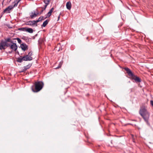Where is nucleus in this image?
I'll return each mask as SVG.
<instances>
[{"mask_svg":"<svg viewBox=\"0 0 153 153\" xmlns=\"http://www.w3.org/2000/svg\"><path fill=\"white\" fill-rule=\"evenodd\" d=\"M139 113L147 124L148 126H150V124L149 122L150 113L148 112L145 106H143L140 107Z\"/></svg>","mask_w":153,"mask_h":153,"instance_id":"obj_1","label":"nucleus"},{"mask_svg":"<svg viewBox=\"0 0 153 153\" xmlns=\"http://www.w3.org/2000/svg\"><path fill=\"white\" fill-rule=\"evenodd\" d=\"M44 83L42 81L36 82L32 86L31 88L34 92H38L40 91L43 88Z\"/></svg>","mask_w":153,"mask_h":153,"instance_id":"obj_2","label":"nucleus"},{"mask_svg":"<svg viewBox=\"0 0 153 153\" xmlns=\"http://www.w3.org/2000/svg\"><path fill=\"white\" fill-rule=\"evenodd\" d=\"M124 69L126 71L128 75L132 79L134 80L136 82H140L141 79L139 77L134 75L131 70L128 68H124Z\"/></svg>","mask_w":153,"mask_h":153,"instance_id":"obj_3","label":"nucleus"},{"mask_svg":"<svg viewBox=\"0 0 153 153\" xmlns=\"http://www.w3.org/2000/svg\"><path fill=\"white\" fill-rule=\"evenodd\" d=\"M10 41V38H8L6 39H5L4 40L2 39L1 40L0 43V50H2L5 49V47H8V42Z\"/></svg>","mask_w":153,"mask_h":153,"instance_id":"obj_4","label":"nucleus"},{"mask_svg":"<svg viewBox=\"0 0 153 153\" xmlns=\"http://www.w3.org/2000/svg\"><path fill=\"white\" fill-rule=\"evenodd\" d=\"M10 42H9L11 43V44L8 43V47H9L10 48L15 51H16L18 48V46L16 43H14L13 41L10 39Z\"/></svg>","mask_w":153,"mask_h":153,"instance_id":"obj_5","label":"nucleus"},{"mask_svg":"<svg viewBox=\"0 0 153 153\" xmlns=\"http://www.w3.org/2000/svg\"><path fill=\"white\" fill-rule=\"evenodd\" d=\"M13 7H12V5H10L6 8L3 11V13H10V10L13 9Z\"/></svg>","mask_w":153,"mask_h":153,"instance_id":"obj_6","label":"nucleus"},{"mask_svg":"<svg viewBox=\"0 0 153 153\" xmlns=\"http://www.w3.org/2000/svg\"><path fill=\"white\" fill-rule=\"evenodd\" d=\"M20 47L22 50L24 51H25L28 48V46L25 43L21 44Z\"/></svg>","mask_w":153,"mask_h":153,"instance_id":"obj_7","label":"nucleus"},{"mask_svg":"<svg viewBox=\"0 0 153 153\" xmlns=\"http://www.w3.org/2000/svg\"><path fill=\"white\" fill-rule=\"evenodd\" d=\"M54 8L53 7H52L50 10L49 11V12L45 15L46 17L45 19L49 17L51 15L52 13Z\"/></svg>","mask_w":153,"mask_h":153,"instance_id":"obj_8","label":"nucleus"},{"mask_svg":"<svg viewBox=\"0 0 153 153\" xmlns=\"http://www.w3.org/2000/svg\"><path fill=\"white\" fill-rule=\"evenodd\" d=\"M35 20L30 21L26 22L25 25H30V26H36V23Z\"/></svg>","mask_w":153,"mask_h":153,"instance_id":"obj_9","label":"nucleus"},{"mask_svg":"<svg viewBox=\"0 0 153 153\" xmlns=\"http://www.w3.org/2000/svg\"><path fill=\"white\" fill-rule=\"evenodd\" d=\"M32 59V57L31 56H29L28 55H26L23 56V61H30Z\"/></svg>","mask_w":153,"mask_h":153,"instance_id":"obj_10","label":"nucleus"},{"mask_svg":"<svg viewBox=\"0 0 153 153\" xmlns=\"http://www.w3.org/2000/svg\"><path fill=\"white\" fill-rule=\"evenodd\" d=\"M71 4L70 1L67 2L66 4V7L69 10L71 9Z\"/></svg>","mask_w":153,"mask_h":153,"instance_id":"obj_11","label":"nucleus"},{"mask_svg":"<svg viewBox=\"0 0 153 153\" xmlns=\"http://www.w3.org/2000/svg\"><path fill=\"white\" fill-rule=\"evenodd\" d=\"M25 31L30 33H32L33 32L32 28L26 27Z\"/></svg>","mask_w":153,"mask_h":153,"instance_id":"obj_12","label":"nucleus"},{"mask_svg":"<svg viewBox=\"0 0 153 153\" xmlns=\"http://www.w3.org/2000/svg\"><path fill=\"white\" fill-rule=\"evenodd\" d=\"M45 19V18L44 19L41 18V17H40L38 18V19L37 20H35V22H35L36 23V26H37V23L38 22L40 21H41L42 20H44Z\"/></svg>","mask_w":153,"mask_h":153,"instance_id":"obj_13","label":"nucleus"},{"mask_svg":"<svg viewBox=\"0 0 153 153\" xmlns=\"http://www.w3.org/2000/svg\"><path fill=\"white\" fill-rule=\"evenodd\" d=\"M49 20L48 19H47L45 21L43 22L42 25V27H45L48 24L49 22Z\"/></svg>","mask_w":153,"mask_h":153,"instance_id":"obj_14","label":"nucleus"},{"mask_svg":"<svg viewBox=\"0 0 153 153\" xmlns=\"http://www.w3.org/2000/svg\"><path fill=\"white\" fill-rule=\"evenodd\" d=\"M50 2V1H49V0L48 1H46L45 0L43 2L45 4V5L44 6V7L45 9H46L47 6L49 4Z\"/></svg>","mask_w":153,"mask_h":153,"instance_id":"obj_15","label":"nucleus"},{"mask_svg":"<svg viewBox=\"0 0 153 153\" xmlns=\"http://www.w3.org/2000/svg\"><path fill=\"white\" fill-rule=\"evenodd\" d=\"M31 14L30 15V16L31 19L36 17V13H35V12H34V13H33V12H32L31 13Z\"/></svg>","mask_w":153,"mask_h":153,"instance_id":"obj_16","label":"nucleus"},{"mask_svg":"<svg viewBox=\"0 0 153 153\" xmlns=\"http://www.w3.org/2000/svg\"><path fill=\"white\" fill-rule=\"evenodd\" d=\"M23 60V56L22 58L19 57L17 58V61L19 62H21Z\"/></svg>","mask_w":153,"mask_h":153,"instance_id":"obj_17","label":"nucleus"},{"mask_svg":"<svg viewBox=\"0 0 153 153\" xmlns=\"http://www.w3.org/2000/svg\"><path fill=\"white\" fill-rule=\"evenodd\" d=\"M30 68H25L22 70H19V72L20 73H22L25 71L27 69H28Z\"/></svg>","mask_w":153,"mask_h":153,"instance_id":"obj_18","label":"nucleus"},{"mask_svg":"<svg viewBox=\"0 0 153 153\" xmlns=\"http://www.w3.org/2000/svg\"><path fill=\"white\" fill-rule=\"evenodd\" d=\"M13 40H17L18 41V42L19 43V44H21L22 42V40H21L19 38H14L13 39Z\"/></svg>","mask_w":153,"mask_h":153,"instance_id":"obj_19","label":"nucleus"},{"mask_svg":"<svg viewBox=\"0 0 153 153\" xmlns=\"http://www.w3.org/2000/svg\"><path fill=\"white\" fill-rule=\"evenodd\" d=\"M26 27L19 28L18 30L20 31H25Z\"/></svg>","mask_w":153,"mask_h":153,"instance_id":"obj_20","label":"nucleus"},{"mask_svg":"<svg viewBox=\"0 0 153 153\" xmlns=\"http://www.w3.org/2000/svg\"><path fill=\"white\" fill-rule=\"evenodd\" d=\"M22 39L26 41H27V40H29V39L27 37H26V36H23L22 38Z\"/></svg>","mask_w":153,"mask_h":153,"instance_id":"obj_21","label":"nucleus"},{"mask_svg":"<svg viewBox=\"0 0 153 153\" xmlns=\"http://www.w3.org/2000/svg\"><path fill=\"white\" fill-rule=\"evenodd\" d=\"M42 8V10L40 12V14H42V13H43V11H44V10H45V9L44 7H39V8Z\"/></svg>","mask_w":153,"mask_h":153,"instance_id":"obj_22","label":"nucleus"},{"mask_svg":"<svg viewBox=\"0 0 153 153\" xmlns=\"http://www.w3.org/2000/svg\"><path fill=\"white\" fill-rule=\"evenodd\" d=\"M33 55V52L32 51H30L28 53L27 55H28L29 56H31Z\"/></svg>","mask_w":153,"mask_h":153,"instance_id":"obj_23","label":"nucleus"},{"mask_svg":"<svg viewBox=\"0 0 153 153\" xmlns=\"http://www.w3.org/2000/svg\"><path fill=\"white\" fill-rule=\"evenodd\" d=\"M21 1V0H15L13 2V3H15L16 2L18 3Z\"/></svg>","mask_w":153,"mask_h":153,"instance_id":"obj_24","label":"nucleus"},{"mask_svg":"<svg viewBox=\"0 0 153 153\" xmlns=\"http://www.w3.org/2000/svg\"><path fill=\"white\" fill-rule=\"evenodd\" d=\"M15 4L13 6L12 5V7H13V8L14 7L17 6L18 5V3H17L16 2L14 3Z\"/></svg>","mask_w":153,"mask_h":153,"instance_id":"obj_25","label":"nucleus"},{"mask_svg":"<svg viewBox=\"0 0 153 153\" xmlns=\"http://www.w3.org/2000/svg\"><path fill=\"white\" fill-rule=\"evenodd\" d=\"M62 63H63L62 62H61L59 63V65L57 67H61V66H62Z\"/></svg>","mask_w":153,"mask_h":153,"instance_id":"obj_26","label":"nucleus"},{"mask_svg":"<svg viewBox=\"0 0 153 153\" xmlns=\"http://www.w3.org/2000/svg\"><path fill=\"white\" fill-rule=\"evenodd\" d=\"M150 104L152 105L153 107V100H151L150 101Z\"/></svg>","mask_w":153,"mask_h":153,"instance_id":"obj_27","label":"nucleus"},{"mask_svg":"<svg viewBox=\"0 0 153 153\" xmlns=\"http://www.w3.org/2000/svg\"><path fill=\"white\" fill-rule=\"evenodd\" d=\"M61 15V13H60L59 14V16L58 17V20L57 21H58L60 18V15Z\"/></svg>","mask_w":153,"mask_h":153,"instance_id":"obj_28","label":"nucleus"},{"mask_svg":"<svg viewBox=\"0 0 153 153\" xmlns=\"http://www.w3.org/2000/svg\"><path fill=\"white\" fill-rule=\"evenodd\" d=\"M40 14V12H37V13H36V16H37L38 15H41V14Z\"/></svg>","mask_w":153,"mask_h":153,"instance_id":"obj_29","label":"nucleus"},{"mask_svg":"<svg viewBox=\"0 0 153 153\" xmlns=\"http://www.w3.org/2000/svg\"><path fill=\"white\" fill-rule=\"evenodd\" d=\"M16 53H17V54H18V55H19V51H16Z\"/></svg>","mask_w":153,"mask_h":153,"instance_id":"obj_30","label":"nucleus"},{"mask_svg":"<svg viewBox=\"0 0 153 153\" xmlns=\"http://www.w3.org/2000/svg\"><path fill=\"white\" fill-rule=\"evenodd\" d=\"M10 25H7V27H9V28H12V27H10Z\"/></svg>","mask_w":153,"mask_h":153,"instance_id":"obj_31","label":"nucleus"},{"mask_svg":"<svg viewBox=\"0 0 153 153\" xmlns=\"http://www.w3.org/2000/svg\"><path fill=\"white\" fill-rule=\"evenodd\" d=\"M12 52V51H9L8 52V53L10 54Z\"/></svg>","mask_w":153,"mask_h":153,"instance_id":"obj_32","label":"nucleus"},{"mask_svg":"<svg viewBox=\"0 0 153 153\" xmlns=\"http://www.w3.org/2000/svg\"><path fill=\"white\" fill-rule=\"evenodd\" d=\"M41 18L44 19L45 18L43 16H41Z\"/></svg>","mask_w":153,"mask_h":153,"instance_id":"obj_33","label":"nucleus"},{"mask_svg":"<svg viewBox=\"0 0 153 153\" xmlns=\"http://www.w3.org/2000/svg\"><path fill=\"white\" fill-rule=\"evenodd\" d=\"M57 68V67H56V68H55V69H58V68Z\"/></svg>","mask_w":153,"mask_h":153,"instance_id":"obj_34","label":"nucleus"},{"mask_svg":"<svg viewBox=\"0 0 153 153\" xmlns=\"http://www.w3.org/2000/svg\"><path fill=\"white\" fill-rule=\"evenodd\" d=\"M37 34H36V35H35V36H37Z\"/></svg>","mask_w":153,"mask_h":153,"instance_id":"obj_35","label":"nucleus"},{"mask_svg":"<svg viewBox=\"0 0 153 153\" xmlns=\"http://www.w3.org/2000/svg\"><path fill=\"white\" fill-rule=\"evenodd\" d=\"M37 9H38V8H37V9H36V10H37Z\"/></svg>","mask_w":153,"mask_h":153,"instance_id":"obj_36","label":"nucleus"},{"mask_svg":"<svg viewBox=\"0 0 153 153\" xmlns=\"http://www.w3.org/2000/svg\"><path fill=\"white\" fill-rule=\"evenodd\" d=\"M88 37H87V39H88Z\"/></svg>","mask_w":153,"mask_h":153,"instance_id":"obj_37","label":"nucleus"},{"mask_svg":"<svg viewBox=\"0 0 153 153\" xmlns=\"http://www.w3.org/2000/svg\"><path fill=\"white\" fill-rule=\"evenodd\" d=\"M24 67H26V66H25Z\"/></svg>","mask_w":153,"mask_h":153,"instance_id":"obj_38","label":"nucleus"},{"mask_svg":"<svg viewBox=\"0 0 153 153\" xmlns=\"http://www.w3.org/2000/svg\"><path fill=\"white\" fill-rule=\"evenodd\" d=\"M11 0H10V1H11Z\"/></svg>","mask_w":153,"mask_h":153,"instance_id":"obj_39","label":"nucleus"}]
</instances>
